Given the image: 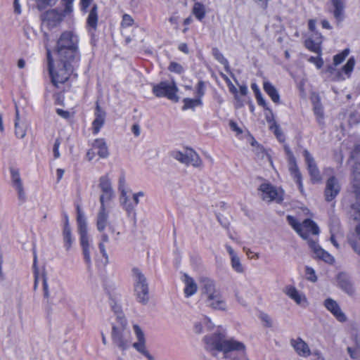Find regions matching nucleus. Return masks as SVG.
I'll return each instance as SVG.
<instances>
[{"label": "nucleus", "instance_id": "1", "mask_svg": "<svg viewBox=\"0 0 360 360\" xmlns=\"http://www.w3.org/2000/svg\"><path fill=\"white\" fill-rule=\"evenodd\" d=\"M207 348L224 354L226 360H249L245 344L237 340L226 339L224 333H214L205 338Z\"/></svg>", "mask_w": 360, "mask_h": 360}, {"label": "nucleus", "instance_id": "2", "mask_svg": "<svg viewBox=\"0 0 360 360\" xmlns=\"http://www.w3.org/2000/svg\"><path fill=\"white\" fill-rule=\"evenodd\" d=\"M79 41V37L73 32H64L58 38L56 46L52 49H47V55L72 60L74 62L80 61Z\"/></svg>", "mask_w": 360, "mask_h": 360}, {"label": "nucleus", "instance_id": "3", "mask_svg": "<svg viewBox=\"0 0 360 360\" xmlns=\"http://www.w3.org/2000/svg\"><path fill=\"white\" fill-rule=\"evenodd\" d=\"M49 71L52 84L59 88L68 81L75 68H78L80 61L62 58L47 55Z\"/></svg>", "mask_w": 360, "mask_h": 360}, {"label": "nucleus", "instance_id": "4", "mask_svg": "<svg viewBox=\"0 0 360 360\" xmlns=\"http://www.w3.org/2000/svg\"><path fill=\"white\" fill-rule=\"evenodd\" d=\"M111 336L112 342L122 352L131 347V334L125 318L119 316L112 323Z\"/></svg>", "mask_w": 360, "mask_h": 360}, {"label": "nucleus", "instance_id": "5", "mask_svg": "<svg viewBox=\"0 0 360 360\" xmlns=\"http://www.w3.org/2000/svg\"><path fill=\"white\" fill-rule=\"evenodd\" d=\"M201 290L208 306L215 309H225L226 302L213 281L208 278L203 279Z\"/></svg>", "mask_w": 360, "mask_h": 360}, {"label": "nucleus", "instance_id": "6", "mask_svg": "<svg viewBox=\"0 0 360 360\" xmlns=\"http://www.w3.org/2000/svg\"><path fill=\"white\" fill-rule=\"evenodd\" d=\"M77 222L78 224V230L80 236V243L82 247L84 259L88 264H90V244L88 236L87 222L84 216V213L79 206L77 207Z\"/></svg>", "mask_w": 360, "mask_h": 360}, {"label": "nucleus", "instance_id": "7", "mask_svg": "<svg viewBox=\"0 0 360 360\" xmlns=\"http://www.w3.org/2000/svg\"><path fill=\"white\" fill-rule=\"evenodd\" d=\"M134 290L136 300L141 304H146L149 300V290L144 275L139 270H133Z\"/></svg>", "mask_w": 360, "mask_h": 360}, {"label": "nucleus", "instance_id": "8", "mask_svg": "<svg viewBox=\"0 0 360 360\" xmlns=\"http://www.w3.org/2000/svg\"><path fill=\"white\" fill-rule=\"evenodd\" d=\"M288 219L295 231L305 240L311 236H317L319 233L318 226L310 219L304 220L302 224H300L292 216H288Z\"/></svg>", "mask_w": 360, "mask_h": 360}, {"label": "nucleus", "instance_id": "9", "mask_svg": "<svg viewBox=\"0 0 360 360\" xmlns=\"http://www.w3.org/2000/svg\"><path fill=\"white\" fill-rule=\"evenodd\" d=\"M101 208L98 214L96 226L97 229L101 234V241L99 243V248L102 255L107 258L108 255L104 244L109 241V238L108 236L104 233V231L108 225V214L104 205V195L101 196Z\"/></svg>", "mask_w": 360, "mask_h": 360}, {"label": "nucleus", "instance_id": "10", "mask_svg": "<svg viewBox=\"0 0 360 360\" xmlns=\"http://www.w3.org/2000/svg\"><path fill=\"white\" fill-rule=\"evenodd\" d=\"M153 93L157 97H167L169 99L174 101L179 100L177 95L178 87L175 82L169 84L167 82H162L159 84L153 85Z\"/></svg>", "mask_w": 360, "mask_h": 360}, {"label": "nucleus", "instance_id": "11", "mask_svg": "<svg viewBox=\"0 0 360 360\" xmlns=\"http://www.w3.org/2000/svg\"><path fill=\"white\" fill-rule=\"evenodd\" d=\"M173 157L180 162L199 167L202 165V160L198 153L191 148H185L182 151H176L173 153Z\"/></svg>", "mask_w": 360, "mask_h": 360}, {"label": "nucleus", "instance_id": "12", "mask_svg": "<svg viewBox=\"0 0 360 360\" xmlns=\"http://www.w3.org/2000/svg\"><path fill=\"white\" fill-rule=\"evenodd\" d=\"M259 191L264 200L281 202L283 199V190L282 188H276L270 184H262Z\"/></svg>", "mask_w": 360, "mask_h": 360}, {"label": "nucleus", "instance_id": "13", "mask_svg": "<svg viewBox=\"0 0 360 360\" xmlns=\"http://www.w3.org/2000/svg\"><path fill=\"white\" fill-rule=\"evenodd\" d=\"M75 0H63L64 5V11L58 12L56 10H51L46 14L49 24L55 25L60 22L66 14H70L73 11V2Z\"/></svg>", "mask_w": 360, "mask_h": 360}, {"label": "nucleus", "instance_id": "14", "mask_svg": "<svg viewBox=\"0 0 360 360\" xmlns=\"http://www.w3.org/2000/svg\"><path fill=\"white\" fill-rule=\"evenodd\" d=\"M285 150L288 155L289 170L290 174L298 184L299 189L301 193H304L302 175L297 167L295 158L288 148L285 147Z\"/></svg>", "mask_w": 360, "mask_h": 360}, {"label": "nucleus", "instance_id": "15", "mask_svg": "<svg viewBox=\"0 0 360 360\" xmlns=\"http://www.w3.org/2000/svg\"><path fill=\"white\" fill-rule=\"evenodd\" d=\"M308 170L314 183L319 182L321 180V176L319 170L314 160V158L307 150L304 151Z\"/></svg>", "mask_w": 360, "mask_h": 360}, {"label": "nucleus", "instance_id": "16", "mask_svg": "<svg viewBox=\"0 0 360 360\" xmlns=\"http://www.w3.org/2000/svg\"><path fill=\"white\" fill-rule=\"evenodd\" d=\"M290 345L300 356L307 357L311 354V350L308 345L300 338L291 340Z\"/></svg>", "mask_w": 360, "mask_h": 360}, {"label": "nucleus", "instance_id": "17", "mask_svg": "<svg viewBox=\"0 0 360 360\" xmlns=\"http://www.w3.org/2000/svg\"><path fill=\"white\" fill-rule=\"evenodd\" d=\"M309 245L317 258L323 259L329 264L335 262L334 257L323 250L315 241H309Z\"/></svg>", "mask_w": 360, "mask_h": 360}, {"label": "nucleus", "instance_id": "18", "mask_svg": "<svg viewBox=\"0 0 360 360\" xmlns=\"http://www.w3.org/2000/svg\"><path fill=\"white\" fill-rule=\"evenodd\" d=\"M323 41L322 35L316 32L313 37H310L305 41V46L311 51L317 54L321 53V44Z\"/></svg>", "mask_w": 360, "mask_h": 360}, {"label": "nucleus", "instance_id": "19", "mask_svg": "<svg viewBox=\"0 0 360 360\" xmlns=\"http://www.w3.org/2000/svg\"><path fill=\"white\" fill-rule=\"evenodd\" d=\"M285 294L293 300L298 305L304 307L307 305L308 302L306 296L298 291L294 286H289L285 288Z\"/></svg>", "mask_w": 360, "mask_h": 360}, {"label": "nucleus", "instance_id": "20", "mask_svg": "<svg viewBox=\"0 0 360 360\" xmlns=\"http://www.w3.org/2000/svg\"><path fill=\"white\" fill-rule=\"evenodd\" d=\"M182 281L184 283V294L186 297H189L195 295L198 290V285L193 278L187 274L183 276Z\"/></svg>", "mask_w": 360, "mask_h": 360}, {"label": "nucleus", "instance_id": "21", "mask_svg": "<svg viewBox=\"0 0 360 360\" xmlns=\"http://www.w3.org/2000/svg\"><path fill=\"white\" fill-rule=\"evenodd\" d=\"M338 195L337 182L335 176L328 179L325 188L326 200L328 202L335 200Z\"/></svg>", "mask_w": 360, "mask_h": 360}, {"label": "nucleus", "instance_id": "22", "mask_svg": "<svg viewBox=\"0 0 360 360\" xmlns=\"http://www.w3.org/2000/svg\"><path fill=\"white\" fill-rule=\"evenodd\" d=\"M355 63L354 57H350L346 64L339 69V80H345L351 77Z\"/></svg>", "mask_w": 360, "mask_h": 360}, {"label": "nucleus", "instance_id": "23", "mask_svg": "<svg viewBox=\"0 0 360 360\" xmlns=\"http://www.w3.org/2000/svg\"><path fill=\"white\" fill-rule=\"evenodd\" d=\"M134 331L138 342L133 344V347L139 352L148 355L145 346V337L141 328L138 325H134Z\"/></svg>", "mask_w": 360, "mask_h": 360}, {"label": "nucleus", "instance_id": "24", "mask_svg": "<svg viewBox=\"0 0 360 360\" xmlns=\"http://www.w3.org/2000/svg\"><path fill=\"white\" fill-rule=\"evenodd\" d=\"M95 115L96 118L93 122V132L96 134L100 131L105 123V113L97 105Z\"/></svg>", "mask_w": 360, "mask_h": 360}, {"label": "nucleus", "instance_id": "25", "mask_svg": "<svg viewBox=\"0 0 360 360\" xmlns=\"http://www.w3.org/2000/svg\"><path fill=\"white\" fill-rule=\"evenodd\" d=\"M264 91L269 96L272 101L275 103H280L281 98L276 88L268 80H265L263 83Z\"/></svg>", "mask_w": 360, "mask_h": 360}, {"label": "nucleus", "instance_id": "26", "mask_svg": "<svg viewBox=\"0 0 360 360\" xmlns=\"http://www.w3.org/2000/svg\"><path fill=\"white\" fill-rule=\"evenodd\" d=\"M99 186L108 199L113 196V190L110 179L108 176H103L100 179Z\"/></svg>", "mask_w": 360, "mask_h": 360}, {"label": "nucleus", "instance_id": "27", "mask_svg": "<svg viewBox=\"0 0 360 360\" xmlns=\"http://www.w3.org/2000/svg\"><path fill=\"white\" fill-rule=\"evenodd\" d=\"M93 148L96 150L98 155L102 158H105L108 156L109 152L105 141L102 139H97L93 143Z\"/></svg>", "mask_w": 360, "mask_h": 360}, {"label": "nucleus", "instance_id": "28", "mask_svg": "<svg viewBox=\"0 0 360 360\" xmlns=\"http://www.w3.org/2000/svg\"><path fill=\"white\" fill-rule=\"evenodd\" d=\"M98 6L97 5L93 6L91 9L88 18H87V25L88 27L92 30H96L98 25Z\"/></svg>", "mask_w": 360, "mask_h": 360}, {"label": "nucleus", "instance_id": "29", "mask_svg": "<svg viewBox=\"0 0 360 360\" xmlns=\"http://www.w3.org/2000/svg\"><path fill=\"white\" fill-rule=\"evenodd\" d=\"M118 188L122 194V198L123 200L124 206L127 210H129L131 207L127 204V189L126 186V179L124 175H121L119 178Z\"/></svg>", "mask_w": 360, "mask_h": 360}, {"label": "nucleus", "instance_id": "30", "mask_svg": "<svg viewBox=\"0 0 360 360\" xmlns=\"http://www.w3.org/2000/svg\"><path fill=\"white\" fill-rule=\"evenodd\" d=\"M339 287L349 295H352L354 291L352 284L345 279V275L343 273H339Z\"/></svg>", "mask_w": 360, "mask_h": 360}, {"label": "nucleus", "instance_id": "31", "mask_svg": "<svg viewBox=\"0 0 360 360\" xmlns=\"http://www.w3.org/2000/svg\"><path fill=\"white\" fill-rule=\"evenodd\" d=\"M11 179L13 185L17 189L19 195H22L24 194L23 186L19 172L14 169L11 170Z\"/></svg>", "mask_w": 360, "mask_h": 360}, {"label": "nucleus", "instance_id": "32", "mask_svg": "<svg viewBox=\"0 0 360 360\" xmlns=\"http://www.w3.org/2000/svg\"><path fill=\"white\" fill-rule=\"evenodd\" d=\"M19 112L16 110V118L15 122V133L18 138L22 139L26 136L27 128L25 125H20Z\"/></svg>", "mask_w": 360, "mask_h": 360}, {"label": "nucleus", "instance_id": "33", "mask_svg": "<svg viewBox=\"0 0 360 360\" xmlns=\"http://www.w3.org/2000/svg\"><path fill=\"white\" fill-rule=\"evenodd\" d=\"M63 236H64V240H65V245L68 250H70L71 248L72 244V234H71V230L68 224V221H67L64 229H63Z\"/></svg>", "mask_w": 360, "mask_h": 360}, {"label": "nucleus", "instance_id": "34", "mask_svg": "<svg viewBox=\"0 0 360 360\" xmlns=\"http://www.w3.org/2000/svg\"><path fill=\"white\" fill-rule=\"evenodd\" d=\"M354 342L356 344V347L352 348L350 347H348L347 351L351 358L355 359H358L360 356V345L359 342V338L357 335H354Z\"/></svg>", "mask_w": 360, "mask_h": 360}, {"label": "nucleus", "instance_id": "35", "mask_svg": "<svg viewBox=\"0 0 360 360\" xmlns=\"http://www.w3.org/2000/svg\"><path fill=\"white\" fill-rule=\"evenodd\" d=\"M193 13L200 20H202L205 15V8L200 3H195L193 6Z\"/></svg>", "mask_w": 360, "mask_h": 360}, {"label": "nucleus", "instance_id": "36", "mask_svg": "<svg viewBox=\"0 0 360 360\" xmlns=\"http://www.w3.org/2000/svg\"><path fill=\"white\" fill-rule=\"evenodd\" d=\"M324 306L334 316H338V304L335 300L328 298L324 302Z\"/></svg>", "mask_w": 360, "mask_h": 360}, {"label": "nucleus", "instance_id": "37", "mask_svg": "<svg viewBox=\"0 0 360 360\" xmlns=\"http://www.w3.org/2000/svg\"><path fill=\"white\" fill-rule=\"evenodd\" d=\"M168 70L169 72L177 75H181L185 71L184 68L180 63L174 61L169 63Z\"/></svg>", "mask_w": 360, "mask_h": 360}, {"label": "nucleus", "instance_id": "38", "mask_svg": "<svg viewBox=\"0 0 360 360\" xmlns=\"http://www.w3.org/2000/svg\"><path fill=\"white\" fill-rule=\"evenodd\" d=\"M210 325L211 323L208 319H203L202 321L195 323V331L197 333H201L203 332V328H207L209 329L210 328Z\"/></svg>", "mask_w": 360, "mask_h": 360}, {"label": "nucleus", "instance_id": "39", "mask_svg": "<svg viewBox=\"0 0 360 360\" xmlns=\"http://www.w3.org/2000/svg\"><path fill=\"white\" fill-rule=\"evenodd\" d=\"M184 108L189 109V108H193L198 105H201L202 101H201L200 98L193 99V98H186L184 100Z\"/></svg>", "mask_w": 360, "mask_h": 360}, {"label": "nucleus", "instance_id": "40", "mask_svg": "<svg viewBox=\"0 0 360 360\" xmlns=\"http://www.w3.org/2000/svg\"><path fill=\"white\" fill-rule=\"evenodd\" d=\"M231 264L232 267L234 269L235 271L238 272H242L243 269V266L240 263V259L237 255L233 256L231 257Z\"/></svg>", "mask_w": 360, "mask_h": 360}, {"label": "nucleus", "instance_id": "41", "mask_svg": "<svg viewBox=\"0 0 360 360\" xmlns=\"http://www.w3.org/2000/svg\"><path fill=\"white\" fill-rule=\"evenodd\" d=\"M134 21L132 17L128 14H124L122 16L121 25L122 27H129L133 25Z\"/></svg>", "mask_w": 360, "mask_h": 360}, {"label": "nucleus", "instance_id": "42", "mask_svg": "<svg viewBox=\"0 0 360 360\" xmlns=\"http://www.w3.org/2000/svg\"><path fill=\"white\" fill-rule=\"evenodd\" d=\"M270 128L280 141H283L284 140V135L279 126L276 123H273Z\"/></svg>", "mask_w": 360, "mask_h": 360}, {"label": "nucleus", "instance_id": "43", "mask_svg": "<svg viewBox=\"0 0 360 360\" xmlns=\"http://www.w3.org/2000/svg\"><path fill=\"white\" fill-rule=\"evenodd\" d=\"M258 104L262 106L265 110H269L267 103L263 97L259 89H257V97Z\"/></svg>", "mask_w": 360, "mask_h": 360}, {"label": "nucleus", "instance_id": "44", "mask_svg": "<svg viewBox=\"0 0 360 360\" xmlns=\"http://www.w3.org/2000/svg\"><path fill=\"white\" fill-rule=\"evenodd\" d=\"M258 104L262 106L265 110H269L267 103L263 97L259 89H257V97Z\"/></svg>", "mask_w": 360, "mask_h": 360}, {"label": "nucleus", "instance_id": "45", "mask_svg": "<svg viewBox=\"0 0 360 360\" xmlns=\"http://www.w3.org/2000/svg\"><path fill=\"white\" fill-rule=\"evenodd\" d=\"M56 112L59 116H60L62 118L65 119V120H69L71 117H72L74 115L73 112H69L68 110H63L60 108H58L56 110Z\"/></svg>", "mask_w": 360, "mask_h": 360}, {"label": "nucleus", "instance_id": "46", "mask_svg": "<svg viewBox=\"0 0 360 360\" xmlns=\"http://www.w3.org/2000/svg\"><path fill=\"white\" fill-rule=\"evenodd\" d=\"M306 274L307 276V278L312 281L316 282L317 281V276L316 275V272L314 269L311 267L307 266L306 267Z\"/></svg>", "mask_w": 360, "mask_h": 360}, {"label": "nucleus", "instance_id": "47", "mask_svg": "<svg viewBox=\"0 0 360 360\" xmlns=\"http://www.w3.org/2000/svg\"><path fill=\"white\" fill-rule=\"evenodd\" d=\"M309 60L314 64L317 68H321L323 65V60L321 57V53L316 57H311Z\"/></svg>", "mask_w": 360, "mask_h": 360}, {"label": "nucleus", "instance_id": "48", "mask_svg": "<svg viewBox=\"0 0 360 360\" xmlns=\"http://www.w3.org/2000/svg\"><path fill=\"white\" fill-rule=\"evenodd\" d=\"M60 146V141L57 139L56 140L54 145H53V155L55 158H59L60 156V153L59 151V148Z\"/></svg>", "mask_w": 360, "mask_h": 360}, {"label": "nucleus", "instance_id": "49", "mask_svg": "<svg viewBox=\"0 0 360 360\" xmlns=\"http://www.w3.org/2000/svg\"><path fill=\"white\" fill-rule=\"evenodd\" d=\"M350 51L349 49H345L339 53V64L342 63L349 55Z\"/></svg>", "mask_w": 360, "mask_h": 360}, {"label": "nucleus", "instance_id": "50", "mask_svg": "<svg viewBox=\"0 0 360 360\" xmlns=\"http://www.w3.org/2000/svg\"><path fill=\"white\" fill-rule=\"evenodd\" d=\"M92 0H80L82 10L84 12L87 11Z\"/></svg>", "mask_w": 360, "mask_h": 360}, {"label": "nucleus", "instance_id": "51", "mask_svg": "<svg viewBox=\"0 0 360 360\" xmlns=\"http://www.w3.org/2000/svg\"><path fill=\"white\" fill-rule=\"evenodd\" d=\"M338 6H339V22H340L344 18V13H343V10L345 8L344 2L341 0H339Z\"/></svg>", "mask_w": 360, "mask_h": 360}, {"label": "nucleus", "instance_id": "52", "mask_svg": "<svg viewBox=\"0 0 360 360\" xmlns=\"http://www.w3.org/2000/svg\"><path fill=\"white\" fill-rule=\"evenodd\" d=\"M144 195V193L143 191H139L133 195V199L135 203V205H137L139 203V198L143 197Z\"/></svg>", "mask_w": 360, "mask_h": 360}, {"label": "nucleus", "instance_id": "53", "mask_svg": "<svg viewBox=\"0 0 360 360\" xmlns=\"http://www.w3.org/2000/svg\"><path fill=\"white\" fill-rule=\"evenodd\" d=\"M198 94L200 97L204 95V83L199 82L198 84Z\"/></svg>", "mask_w": 360, "mask_h": 360}, {"label": "nucleus", "instance_id": "54", "mask_svg": "<svg viewBox=\"0 0 360 360\" xmlns=\"http://www.w3.org/2000/svg\"><path fill=\"white\" fill-rule=\"evenodd\" d=\"M316 22L315 20H309V28L311 31L314 32L315 34L316 32Z\"/></svg>", "mask_w": 360, "mask_h": 360}, {"label": "nucleus", "instance_id": "55", "mask_svg": "<svg viewBox=\"0 0 360 360\" xmlns=\"http://www.w3.org/2000/svg\"><path fill=\"white\" fill-rule=\"evenodd\" d=\"M14 9H15V13H17L18 15H20L21 13L22 10H21V6L19 3V0L14 1Z\"/></svg>", "mask_w": 360, "mask_h": 360}, {"label": "nucleus", "instance_id": "56", "mask_svg": "<svg viewBox=\"0 0 360 360\" xmlns=\"http://www.w3.org/2000/svg\"><path fill=\"white\" fill-rule=\"evenodd\" d=\"M314 111H315L317 118L320 121L323 118V116L322 109L319 107H316L314 108Z\"/></svg>", "mask_w": 360, "mask_h": 360}, {"label": "nucleus", "instance_id": "57", "mask_svg": "<svg viewBox=\"0 0 360 360\" xmlns=\"http://www.w3.org/2000/svg\"><path fill=\"white\" fill-rule=\"evenodd\" d=\"M230 126H231V128L233 131H236V132H238V133H239V134L242 132L241 129L238 127V124H237L236 123H235V122H231V123H230Z\"/></svg>", "mask_w": 360, "mask_h": 360}, {"label": "nucleus", "instance_id": "58", "mask_svg": "<svg viewBox=\"0 0 360 360\" xmlns=\"http://www.w3.org/2000/svg\"><path fill=\"white\" fill-rule=\"evenodd\" d=\"M64 169H60V168H58L56 170V174H57V176H58V180L60 181L62 179L63 175H64Z\"/></svg>", "mask_w": 360, "mask_h": 360}, {"label": "nucleus", "instance_id": "59", "mask_svg": "<svg viewBox=\"0 0 360 360\" xmlns=\"http://www.w3.org/2000/svg\"><path fill=\"white\" fill-rule=\"evenodd\" d=\"M322 27L325 29H331V26L328 20H323L321 22Z\"/></svg>", "mask_w": 360, "mask_h": 360}, {"label": "nucleus", "instance_id": "60", "mask_svg": "<svg viewBox=\"0 0 360 360\" xmlns=\"http://www.w3.org/2000/svg\"><path fill=\"white\" fill-rule=\"evenodd\" d=\"M346 321V316L345 314L339 309V321L344 322Z\"/></svg>", "mask_w": 360, "mask_h": 360}, {"label": "nucleus", "instance_id": "61", "mask_svg": "<svg viewBox=\"0 0 360 360\" xmlns=\"http://www.w3.org/2000/svg\"><path fill=\"white\" fill-rule=\"evenodd\" d=\"M179 49L184 52V53H188V46L186 44H181L180 46H179Z\"/></svg>", "mask_w": 360, "mask_h": 360}, {"label": "nucleus", "instance_id": "62", "mask_svg": "<svg viewBox=\"0 0 360 360\" xmlns=\"http://www.w3.org/2000/svg\"><path fill=\"white\" fill-rule=\"evenodd\" d=\"M330 240H331V242L333 243V244L335 246L338 245V243H336V238H335V233H333L332 231H331Z\"/></svg>", "mask_w": 360, "mask_h": 360}, {"label": "nucleus", "instance_id": "63", "mask_svg": "<svg viewBox=\"0 0 360 360\" xmlns=\"http://www.w3.org/2000/svg\"><path fill=\"white\" fill-rule=\"evenodd\" d=\"M226 249H227V250H228V252H229V255H230L231 257H232L233 256H236V255H237L235 253V252L233 251V250L232 249V248H231V247H230V246H226Z\"/></svg>", "mask_w": 360, "mask_h": 360}, {"label": "nucleus", "instance_id": "64", "mask_svg": "<svg viewBox=\"0 0 360 360\" xmlns=\"http://www.w3.org/2000/svg\"><path fill=\"white\" fill-rule=\"evenodd\" d=\"M352 248H353L354 250L356 252H357V253L360 254V249H359V248H358V247H357V244H356V242H353V243H352Z\"/></svg>", "mask_w": 360, "mask_h": 360}]
</instances>
